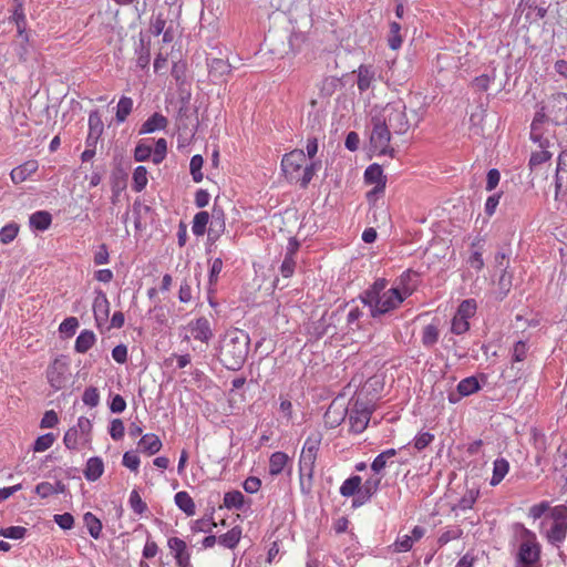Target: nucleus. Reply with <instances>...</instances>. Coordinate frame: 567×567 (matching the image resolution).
Masks as SVG:
<instances>
[{
    "mask_svg": "<svg viewBox=\"0 0 567 567\" xmlns=\"http://www.w3.org/2000/svg\"><path fill=\"white\" fill-rule=\"evenodd\" d=\"M458 395H455L454 393L449 394V402L450 403H457L461 398L468 396L473 393H476L481 389V384L476 377H467L463 380H461L456 386Z\"/></svg>",
    "mask_w": 567,
    "mask_h": 567,
    "instance_id": "6ab92c4d",
    "label": "nucleus"
},
{
    "mask_svg": "<svg viewBox=\"0 0 567 567\" xmlns=\"http://www.w3.org/2000/svg\"><path fill=\"white\" fill-rule=\"evenodd\" d=\"M547 121L555 125L567 126V93L556 92L550 94L542 106Z\"/></svg>",
    "mask_w": 567,
    "mask_h": 567,
    "instance_id": "6e6552de",
    "label": "nucleus"
},
{
    "mask_svg": "<svg viewBox=\"0 0 567 567\" xmlns=\"http://www.w3.org/2000/svg\"><path fill=\"white\" fill-rule=\"evenodd\" d=\"M223 503L227 509H241L245 496L240 491H230L225 493Z\"/></svg>",
    "mask_w": 567,
    "mask_h": 567,
    "instance_id": "37998d69",
    "label": "nucleus"
},
{
    "mask_svg": "<svg viewBox=\"0 0 567 567\" xmlns=\"http://www.w3.org/2000/svg\"><path fill=\"white\" fill-rule=\"evenodd\" d=\"M133 110V100L128 96H122L116 106L115 118L117 123L126 121Z\"/></svg>",
    "mask_w": 567,
    "mask_h": 567,
    "instance_id": "de8ad7c7",
    "label": "nucleus"
},
{
    "mask_svg": "<svg viewBox=\"0 0 567 567\" xmlns=\"http://www.w3.org/2000/svg\"><path fill=\"white\" fill-rule=\"evenodd\" d=\"M516 542L514 567H540L542 545L537 535L522 523L513 525Z\"/></svg>",
    "mask_w": 567,
    "mask_h": 567,
    "instance_id": "f257e3e1",
    "label": "nucleus"
},
{
    "mask_svg": "<svg viewBox=\"0 0 567 567\" xmlns=\"http://www.w3.org/2000/svg\"><path fill=\"white\" fill-rule=\"evenodd\" d=\"M38 169L37 161H28L22 165L13 168L10 173V177L14 184H19L28 179Z\"/></svg>",
    "mask_w": 567,
    "mask_h": 567,
    "instance_id": "a878e982",
    "label": "nucleus"
},
{
    "mask_svg": "<svg viewBox=\"0 0 567 567\" xmlns=\"http://www.w3.org/2000/svg\"><path fill=\"white\" fill-rule=\"evenodd\" d=\"M509 472V463L504 457H498L493 462V474L489 480L491 486H497Z\"/></svg>",
    "mask_w": 567,
    "mask_h": 567,
    "instance_id": "7c9ffc66",
    "label": "nucleus"
},
{
    "mask_svg": "<svg viewBox=\"0 0 567 567\" xmlns=\"http://www.w3.org/2000/svg\"><path fill=\"white\" fill-rule=\"evenodd\" d=\"M209 214L207 212H198L193 219L192 231L195 236H203L209 224Z\"/></svg>",
    "mask_w": 567,
    "mask_h": 567,
    "instance_id": "49530a36",
    "label": "nucleus"
},
{
    "mask_svg": "<svg viewBox=\"0 0 567 567\" xmlns=\"http://www.w3.org/2000/svg\"><path fill=\"white\" fill-rule=\"evenodd\" d=\"M544 147H540V151L533 152L528 162L529 167L533 169L547 161H549L553 156V153L548 151L550 146L549 140H544Z\"/></svg>",
    "mask_w": 567,
    "mask_h": 567,
    "instance_id": "58836bf2",
    "label": "nucleus"
},
{
    "mask_svg": "<svg viewBox=\"0 0 567 567\" xmlns=\"http://www.w3.org/2000/svg\"><path fill=\"white\" fill-rule=\"evenodd\" d=\"M306 154L302 150L296 148L289 153H286L280 163L281 172L285 178L290 183H297L301 168L305 164Z\"/></svg>",
    "mask_w": 567,
    "mask_h": 567,
    "instance_id": "9b49d317",
    "label": "nucleus"
},
{
    "mask_svg": "<svg viewBox=\"0 0 567 567\" xmlns=\"http://www.w3.org/2000/svg\"><path fill=\"white\" fill-rule=\"evenodd\" d=\"M439 329L435 324H427L422 331V343L426 348H432L439 340Z\"/></svg>",
    "mask_w": 567,
    "mask_h": 567,
    "instance_id": "603ef678",
    "label": "nucleus"
},
{
    "mask_svg": "<svg viewBox=\"0 0 567 567\" xmlns=\"http://www.w3.org/2000/svg\"><path fill=\"white\" fill-rule=\"evenodd\" d=\"M320 161H312L310 164L303 167L302 173H300L299 175V179H297V183L302 189H306L308 187V185L312 181L316 173L320 169Z\"/></svg>",
    "mask_w": 567,
    "mask_h": 567,
    "instance_id": "79ce46f5",
    "label": "nucleus"
},
{
    "mask_svg": "<svg viewBox=\"0 0 567 567\" xmlns=\"http://www.w3.org/2000/svg\"><path fill=\"white\" fill-rule=\"evenodd\" d=\"M176 506L187 516H193L196 513V505L190 495L185 492H177L174 496Z\"/></svg>",
    "mask_w": 567,
    "mask_h": 567,
    "instance_id": "72a5a7b5",
    "label": "nucleus"
},
{
    "mask_svg": "<svg viewBox=\"0 0 567 567\" xmlns=\"http://www.w3.org/2000/svg\"><path fill=\"white\" fill-rule=\"evenodd\" d=\"M545 120H547L546 114L543 109H540V111L536 113L530 124V140L535 143H538L540 147H544L543 141L545 138L543 137L542 125Z\"/></svg>",
    "mask_w": 567,
    "mask_h": 567,
    "instance_id": "f704fd0d",
    "label": "nucleus"
},
{
    "mask_svg": "<svg viewBox=\"0 0 567 567\" xmlns=\"http://www.w3.org/2000/svg\"><path fill=\"white\" fill-rule=\"evenodd\" d=\"M82 401L90 408H95L100 404V393L95 386H89L82 394Z\"/></svg>",
    "mask_w": 567,
    "mask_h": 567,
    "instance_id": "69168bd1",
    "label": "nucleus"
},
{
    "mask_svg": "<svg viewBox=\"0 0 567 567\" xmlns=\"http://www.w3.org/2000/svg\"><path fill=\"white\" fill-rule=\"evenodd\" d=\"M54 441L55 436L53 433H45L43 435H40L33 444V451L44 452L53 445Z\"/></svg>",
    "mask_w": 567,
    "mask_h": 567,
    "instance_id": "e2e57ef3",
    "label": "nucleus"
},
{
    "mask_svg": "<svg viewBox=\"0 0 567 567\" xmlns=\"http://www.w3.org/2000/svg\"><path fill=\"white\" fill-rule=\"evenodd\" d=\"M290 461L287 453L277 451L269 457V474L271 476H278L282 473L284 468Z\"/></svg>",
    "mask_w": 567,
    "mask_h": 567,
    "instance_id": "473e14b6",
    "label": "nucleus"
},
{
    "mask_svg": "<svg viewBox=\"0 0 567 567\" xmlns=\"http://www.w3.org/2000/svg\"><path fill=\"white\" fill-rule=\"evenodd\" d=\"M225 219L223 212L214 210L209 227L207 229L208 239L212 241L217 240L225 231Z\"/></svg>",
    "mask_w": 567,
    "mask_h": 567,
    "instance_id": "c756f323",
    "label": "nucleus"
},
{
    "mask_svg": "<svg viewBox=\"0 0 567 567\" xmlns=\"http://www.w3.org/2000/svg\"><path fill=\"white\" fill-rule=\"evenodd\" d=\"M95 340L96 339L93 331L82 330L80 334L76 337L74 350L78 353H85L93 347Z\"/></svg>",
    "mask_w": 567,
    "mask_h": 567,
    "instance_id": "c9c22d12",
    "label": "nucleus"
},
{
    "mask_svg": "<svg viewBox=\"0 0 567 567\" xmlns=\"http://www.w3.org/2000/svg\"><path fill=\"white\" fill-rule=\"evenodd\" d=\"M128 504L132 511L137 515H143L147 509V504L142 499L137 489L130 493Z\"/></svg>",
    "mask_w": 567,
    "mask_h": 567,
    "instance_id": "5fc2aeb1",
    "label": "nucleus"
},
{
    "mask_svg": "<svg viewBox=\"0 0 567 567\" xmlns=\"http://www.w3.org/2000/svg\"><path fill=\"white\" fill-rule=\"evenodd\" d=\"M184 329L188 332L183 337L184 341H189L193 338L208 344L215 336L210 321L204 316L192 319Z\"/></svg>",
    "mask_w": 567,
    "mask_h": 567,
    "instance_id": "9d476101",
    "label": "nucleus"
},
{
    "mask_svg": "<svg viewBox=\"0 0 567 567\" xmlns=\"http://www.w3.org/2000/svg\"><path fill=\"white\" fill-rule=\"evenodd\" d=\"M152 161L154 164H161L167 154V142L165 138H158L155 143Z\"/></svg>",
    "mask_w": 567,
    "mask_h": 567,
    "instance_id": "338daca9",
    "label": "nucleus"
},
{
    "mask_svg": "<svg viewBox=\"0 0 567 567\" xmlns=\"http://www.w3.org/2000/svg\"><path fill=\"white\" fill-rule=\"evenodd\" d=\"M147 169L145 166H137L134 172H133V184H132V188L136 192V193H140L142 192L146 185H147Z\"/></svg>",
    "mask_w": 567,
    "mask_h": 567,
    "instance_id": "3c124183",
    "label": "nucleus"
},
{
    "mask_svg": "<svg viewBox=\"0 0 567 567\" xmlns=\"http://www.w3.org/2000/svg\"><path fill=\"white\" fill-rule=\"evenodd\" d=\"M347 415V410H339L331 404L324 413V423L328 427L333 429L340 425Z\"/></svg>",
    "mask_w": 567,
    "mask_h": 567,
    "instance_id": "4c0bfd02",
    "label": "nucleus"
},
{
    "mask_svg": "<svg viewBox=\"0 0 567 567\" xmlns=\"http://www.w3.org/2000/svg\"><path fill=\"white\" fill-rule=\"evenodd\" d=\"M104 124L102 122L99 111H92L89 115V132L93 135H102Z\"/></svg>",
    "mask_w": 567,
    "mask_h": 567,
    "instance_id": "680f3d73",
    "label": "nucleus"
},
{
    "mask_svg": "<svg viewBox=\"0 0 567 567\" xmlns=\"http://www.w3.org/2000/svg\"><path fill=\"white\" fill-rule=\"evenodd\" d=\"M373 411L374 406L369 401L359 398L354 400L349 412L350 430L355 434L362 433L367 429Z\"/></svg>",
    "mask_w": 567,
    "mask_h": 567,
    "instance_id": "1a4fd4ad",
    "label": "nucleus"
},
{
    "mask_svg": "<svg viewBox=\"0 0 567 567\" xmlns=\"http://www.w3.org/2000/svg\"><path fill=\"white\" fill-rule=\"evenodd\" d=\"M549 523V527L544 532L547 542L559 547L567 537V506H554L547 516L540 523V529Z\"/></svg>",
    "mask_w": 567,
    "mask_h": 567,
    "instance_id": "7ed1b4c3",
    "label": "nucleus"
},
{
    "mask_svg": "<svg viewBox=\"0 0 567 567\" xmlns=\"http://www.w3.org/2000/svg\"><path fill=\"white\" fill-rule=\"evenodd\" d=\"M361 477L359 475H352L347 478L340 486L339 493L343 497H353L355 498L358 495V491L360 488Z\"/></svg>",
    "mask_w": 567,
    "mask_h": 567,
    "instance_id": "ea45409f",
    "label": "nucleus"
},
{
    "mask_svg": "<svg viewBox=\"0 0 567 567\" xmlns=\"http://www.w3.org/2000/svg\"><path fill=\"white\" fill-rule=\"evenodd\" d=\"M28 529L23 526H10L0 528V536L9 539H23Z\"/></svg>",
    "mask_w": 567,
    "mask_h": 567,
    "instance_id": "13d9d810",
    "label": "nucleus"
},
{
    "mask_svg": "<svg viewBox=\"0 0 567 567\" xmlns=\"http://www.w3.org/2000/svg\"><path fill=\"white\" fill-rule=\"evenodd\" d=\"M19 233V225L17 223H9L0 229V243L8 245L12 243Z\"/></svg>",
    "mask_w": 567,
    "mask_h": 567,
    "instance_id": "864d4df0",
    "label": "nucleus"
},
{
    "mask_svg": "<svg viewBox=\"0 0 567 567\" xmlns=\"http://www.w3.org/2000/svg\"><path fill=\"white\" fill-rule=\"evenodd\" d=\"M527 353H528V346L525 341H517L514 347H513V352H512V367H511V371L513 370H517L514 374H508L506 375V372L503 373V377L504 378H509L512 379L513 381H516L520 378V368H516L515 364L516 363H519V362H523L526 358H527Z\"/></svg>",
    "mask_w": 567,
    "mask_h": 567,
    "instance_id": "412c9836",
    "label": "nucleus"
},
{
    "mask_svg": "<svg viewBox=\"0 0 567 567\" xmlns=\"http://www.w3.org/2000/svg\"><path fill=\"white\" fill-rule=\"evenodd\" d=\"M250 338L241 330L227 331L220 342L219 361L231 371H237L244 365L248 355Z\"/></svg>",
    "mask_w": 567,
    "mask_h": 567,
    "instance_id": "f03ea898",
    "label": "nucleus"
},
{
    "mask_svg": "<svg viewBox=\"0 0 567 567\" xmlns=\"http://www.w3.org/2000/svg\"><path fill=\"white\" fill-rule=\"evenodd\" d=\"M375 115L383 120L385 125L393 130L395 134H404L411 126V121L406 115V105L402 100L389 102Z\"/></svg>",
    "mask_w": 567,
    "mask_h": 567,
    "instance_id": "20e7f679",
    "label": "nucleus"
},
{
    "mask_svg": "<svg viewBox=\"0 0 567 567\" xmlns=\"http://www.w3.org/2000/svg\"><path fill=\"white\" fill-rule=\"evenodd\" d=\"M476 310V301L474 299H465L457 307L455 315L458 316L460 318L470 321V319L475 316Z\"/></svg>",
    "mask_w": 567,
    "mask_h": 567,
    "instance_id": "8fccbe9b",
    "label": "nucleus"
},
{
    "mask_svg": "<svg viewBox=\"0 0 567 567\" xmlns=\"http://www.w3.org/2000/svg\"><path fill=\"white\" fill-rule=\"evenodd\" d=\"M16 7L12 13V21H14L17 25V31L19 37L23 38L25 42H29V35L27 33V18L23 9V3L21 0H14Z\"/></svg>",
    "mask_w": 567,
    "mask_h": 567,
    "instance_id": "393cba45",
    "label": "nucleus"
},
{
    "mask_svg": "<svg viewBox=\"0 0 567 567\" xmlns=\"http://www.w3.org/2000/svg\"><path fill=\"white\" fill-rule=\"evenodd\" d=\"M358 90L362 93L371 87L372 82L375 80V72L371 65L361 64L357 71Z\"/></svg>",
    "mask_w": 567,
    "mask_h": 567,
    "instance_id": "cd10ccee",
    "label": "nucleus"
},
{
    "mask_svg": "<svg viewBox=\"0 0 567 567\" xmlns=\"http://www.w3.org/2000/svg\"><path fill=\"white\" fill-rule=\"evenodd\" d=\"M480 496V491L475 488L467 489L460 498L458 503L452 508L453 511H467L473 507Z\"/></svg>",
    "mask_w": 567,
    "mask_h": 567,
    "instance_id": "a18cd8bd",
    "label": "nucleus"
},
{
    "mask_svg": "<svg viewBox=\"0 0 567 567\" xmlns=\"http://www.w3.org/2000/svg\"><path fill=\"white\" fill-rule=\"evenodd\" d=\"M317 454L301 450L299 457V481L300 491L302 494L308 495L312 488V480L315 474V465Z\"/></svg>",
    "mask_w": 567,
    "mask_h": 567,
    "instance_id": "f8f14e48",
    "label": "nucleus"
},
{
    "mask_svg": "<svg viewBox=\"0 0 567 567\" xmlns=\"http://www.w3.org/2000/svg\"><path fill=\"white\" fill-rule=\"evenodd\" d=\"M403 301L404 299L401 297L398 289L392 287L385 292L379 295L378 298H374L363 305L369 308L370 316L373 319H378L381 316L398 309L403 303Z\"/></svg>",
    "mask_w": 567,
    "mask_h": 567,
    "instance_id": "0eeeda50",
    "label": "nucleus"
},
{
    "mask_svg": "<svg viewBox=\"0 0 567 567\" xmlns=\"http://www.w3.org/2000/svg\"><path fill=\"white\" fill-rule=\"evenodd\" d=\"M241 539V528L239 526H235L229 529L227 533L220 535L218 537V544L225 548L234 549L237 547Z\"/></svg>",
    "mask_w": 567,
    "mask_h": 567,
    "instance_id": "e433bc0d",
    "label": "nucleus"
},
{
    "mask_svg": "<svg viewBox=\"0 0 567 567\" xmlns=\"http://www.w3.org/2000/svg\"><path fill=\"white\" fill-rule=\"evenodd\" d=\"M470 321L460 318L458 316L454 315L452 322H451V332L457 336L464 334L470 330Z\"/></svg>",
    "mask_w": 567,
    "mask_h": 567,
    "instance_id": "774afa93",
    "label": "nucleus"
},
{
    "mask_svg": "<svg viewBox=\"0 0 567 567\" xmlns=\"http://www.w3.org/2000/svg\"><path fill=\"white\" fill-rule=\"evenodd\" d=\"M168 548L174 553V558L178 567H189L190 555L186 543L178 537H171L167 540Z\"/></svg>",
    "mask_w": 567,
    "mask_h": 567,
    "instance_id": "a211bd4d",
    "label": "nucleus"
},
{
    "mask_svg": "<svg viewBox=\"0 0 567 567\" xmlns=\"http://www.w3.org/2000/svg\"><path fill=\"white\" fill-rule=\"evenodd\" d=\"M208 73L214 83L224 82L226 76L231 71V65L228 61L219 58H214L207 62Z\"/></svg>",
    "mask_w": 567,
    "mask_h": 567,
    "instance_id": "aec40b11",
    "label": "nucleus"
},
{
    "mask_svg": "<svg viewBox=\"0 0 567 567\" xmlns=\"http://www.w3.org/2000/svg\"><path fill=\"white\" fill-rule=\"evenodd\" d=\"M403 42L401 35V24L393 21L390 23V30L388 35V45L392 50H398L401 48Z\"/></svg>",
    "mask_w": 567,
    "mask_h": 567,
    "instance_id": "09e8293b",
    "label": "nucleus"
},
{
    "mask_svg": "<svg viewBox=\"0 0 567 567\" xmlns=\"http://www.w3.org/2000/svg\"><path fill=\"white\" fill-rule=\"evenodd\" d=\"M364 182L365 184L373 185V188L367 193L368 202L373 203L385 189L386 177L383 174L382 167L377 163L369 165L364 172Z\"/></svg>",
    "mask_w": 567,
    "mask_h": 567,
    "instance_id": "ddd939ff",
    "label": "nucleus"
},
{
    "mask_svg": "<svg viewBox=\"0 0 567 567\" xmlns=\"http://www.w3.org/2000/svg\"><path fill=\"white\" fill-rule=\"evenodd\" d=\"M417 277L419 274L411 269L403 271L402 275L399 277L396 286L393 288L398 289L399 293L404 300L412 296L414 291L417 289Z\"/></svg>",
    "mask_w": 567,
    "mask_h": 567,
    "instance_id": "f3484780",
    "label": "nucleus"
},
{
    "mask_svg": "<svg viewBox=\"0 0 567 567\" xmlns=\"http://www.w3.org/2000/svg\"><path fill=\"white\" fill-rule=\"evenodd\" d=\"M52 224V215L47 210H38L30 215L29 225L30 228L38 231H44L49 229Z\"/></svg>",
    "mask_w": 567,
    "mask_h": 567,
    "instance_id": "c85d7f7f",
    "label": "nucleus"
},
{
    "mask_svg": "<svg viewBox=\"0 0 567 567\" xmlns=\"http://www.w3.org/2000/svg\"><path fill=\"white\" fill-rule=\"evenodd\" d=\"M553 507H550V504L548 501H542L537 504H534L528 509V517L532 518L534 522L542 518L544 515H548Z\"/></svg>",
    "mask_w": 567,
    "mask_h": 567,
    "instance_id": "6e6d98bb",
    "label": "nucleus"
},
{
    "mask_svg": "<svg viewBox=\"0 0 567 567\" xmlns=\"http://www.w3.org/2000/svg\"><path fill=\"white\" fill-rule=\"evenodd\" d=\"M95 297L93 300V313L96 324L101 327L105 324L110 316V301L106 293L101 289L94 290Z\"/></svg>",
    "mask_w": 567,
    "mask_h": 567,
    "instance_id": "dca6fc26",
    "label": "nucleus"
},
{
    "mask_svg": "<svg viewBox=\"0 0 567 567\" xmlns=\"http://www.w3.org/2000/svg\"><path fill=\"white\" fill-rule=\"evenodd\" d=\"M554 200L557 209L561 203L567 202V151L560 152L557 158Z\"/></svg>",
    "mask_w": 567,
    "mask_h": 567,
    "instance_id": "4468645a",
    "label": "nucleus"
},
{
    "mask_svg": "<svg viewBox=\"0 0 567 567\" xmlns=\"http://www.w3.org/2000/svg\"><path fill=\"white\" fill-rule=\"evenodd\" d=\"M203 164H204V158L199 154H196L190 158L189 171H190L193 181L195 183H200L203 181V177H204V175L202 173Z\"/></svg>",
    "mask_w": 567,
    "mask_h": 567,
    "instance_id": "4d7b16f0",
    "label": "nucleus"
},
{
    "mask_svg": "<svg viewBox=\"0 0 567 567\" xmlns=\"http://www.w3.org/2000/svg\"><path fill=\"white\" fill-rule=\"evenodd\" d=\"M381 477H370L364 483L361 482L358 495L352 499V507L357 508L370 502L372 496L379 491Z\"/></svg>",
    "mask_w": 567,
    "mask_h": 567,
    "instance_id": "2eb2a0df",
    "label": "nucleus"
},
{
    "mask_svg": "<svg viewBox=\"0 0 567 567\" xmlns=\"http://www.w3.org/2000/svg\"><path fill=\"white\" fill-rule=\"evenodd\" d=\"M462 536L463 529L460 526H447L440 533L436 543L439 548H441L452 540L462 538Z\"/></svg>",
    "mask_w": 567,
    "mask_h": 567,
    "instance_id": "a19ab883",
    "label": "nucleus"
},
{
    "mask_svg": "<svg viewBox=\"0 0 567 567\" xmlns=\"http://www.w3.org/2000/svg\"><path fill=\"white\" fill-rule=\"evenodd\" d=\"M162 446L161 439L154 433L144 434L138 441L140 450L150 456L159 452Z\"/></svg>",
    "mask_w": 567,
    "mask_h": 567,
    "instance_id": "bb28decb",
    "label": "nucleus"
},
{
    "mask_svg": "<svg viewBox=\"0 0 567 567\" xmlns=\"http://www.w3.org/2000/svg\"><path fill=\"white\" fill-rule=\"evenodd\" d=\"M322 441V434L320 432H313L306 439L302 450L306 452L315 453L318 455Z\"/></svg>",
    "mask_w": 567,
    "mask_h": 567,
    "instance_id": "bf43d9fd",
    "label": "nucleus"
},
{
    "mask_svg": "<svg viewBox=\"0 0 567 567\" xmlns=\"http://www.w3.org/2000/svg\"><path fill=\"white\" fill-rule=\"evenodd\" d=\"M71 377V360L65 354L54 357L45 370L47 381L54 392L63 390Z\"/></svg>",
    "mask_w": 567,
    "mask_h": 567,
    "instance_id": "423d86ee",
    "label": "nucleus"
},
{
    "mask_svg": "<svg viewBox=\"0 0 567 567\" xmlns=\"http://www.w3.org/2000/svg\"><path fill=\"white\" fill-rule=\"evenodd\" d=\"M391 131L375 114L371 117V132L369 151L377 156H394V148L390 146Z\"/></svg>",
    "mask_w": 567,
    "mask_h": 567,
    "instance_id": "39448f33",
    "label": "nucleus"
},
{
    "mask_svg": "<svg viewBox=\"0 0 567 567\" xmlns=\"http://www.w3.org/2000/svg\"><path fill=\"white\" fill-rule=\"evenodd\" d=\"M388 280L384 278H378L368 289L360 293L359 299L362 303L371 301L378 298L379 295L386 291Z\"/></svg>",
    "mask_w": 567,
    "mask_h": 567,
    "instance_id": "2f4dec72",
    "label": "nucleus"
},
{
    "mask_svg": "<svg viewBox=\"0 0 567 567\" xmlns=\"http://www.w3.org/2000/svg\"><path fill=\"white\" fill-rule=\"evenodd\" d=\"M167 124L168 120L163 114L154 113L142 124L138 134H151L165 130Z\"/></svg>",
    "mask_w": 567,
    "mask_h": 567,
    "instance_id": "5701e85b",
    "label": "nucleus"
},
{
    "mask_svg": "<svg viewBox=\"0 0 567 567\" xmlns=\"http://www.w3.org/2000/svg\"><path fill=\"white\" fill-rule=\"evenodd\" d=\"M104 473L103 460L99 456L90 457L86 461L85 468L83 471L84 477L89 482L97 481Z\"/></svg>",
    "mask_w": 567,
    "mask_h": 567,
    "instance_id": "b1692460",
    "label": "nucleus"
},
{
    "mask_svg": "<svg viewBox=\"0 0 567 567\" xmlns=\"http://www.w3.org/2000/svg\"><path fill=\"white\" fill-rule=\"evenodd\" d=\"M83 522L87 528L90 536L94 539H99L102 532L101 520L91 512L83 515Z\"/></svg>",
    "mask_w": 567,
    "mask_h": 567,
    "instance_id": "c03bdc74",
    "label": "nucleus"
},
{
    "mask_svg": "<svg viewBox=\"0 0 567 567\" xmlns=\"http://www.w3.org/2000/svg\"><path fill=\"white\" fill-rule=\"evenodd\" d=\"M123 466L127 467L132 472L137 473L141 464L140 456L136 451H127L123 454L122 458Z\"/></svg>",
    "mask_w": 567,
    "mask_h": 567,
    "instance_id": "0e129e2a",
    "label": "nucleus"
},
{
    "mask_svg": "<svg viewBox=\"0 0 567 567\" xmlns=\"http://www.w3.org/2000/svg\"><path fill=\"white\" fill-rule=\"evenodd\" d=\"M216 523L213 520L212 516L203 517L197 519L192 525V530L194 533H212L213 528L216 527Z\"/></svg>",
    "mask_w": 567,
    "mask_h": 567,
    "instance_id": "052dcab7",
    "label": "nucleus"
},
{
    "mask_svg": "<svg viewBox=\"0 0 567 567\" xmlns=\"http://www.w3.org/2000/svg\"><path fill=\"white\" fill-rule=\"evenodd\" d=\"M92 437H87L74 427H70L63 436V443L68 450H79L82 446L90 445Z\"/></svg>",
    "mask_w": 567,
    "mask_h": 567,
    "instance_id": "4be33fe9",
    "label": "nucleus"
}]
</instances>
